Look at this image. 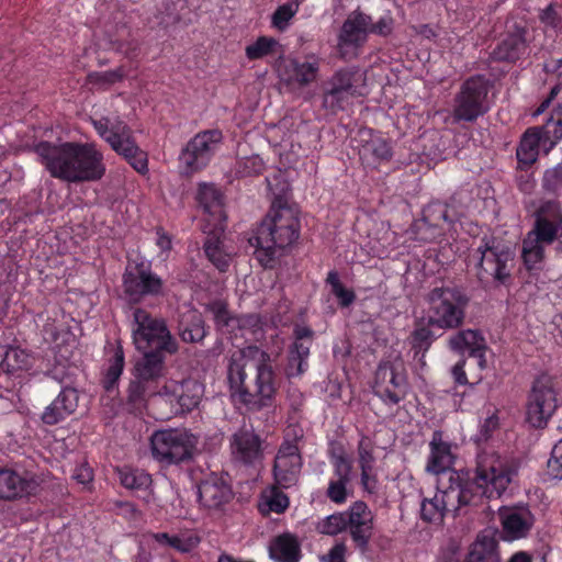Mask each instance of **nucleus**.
<instances>
[{"instance_id":"14","label":"nucleus","mask_w":562,"mask_h":562,"mask_svg":"<svg viewBox=\"0 0 562 562\" xmlns=\"http://www.w3.org/2000/svg\"><path fill=\"white\" fill-rule=\"evenodd\" d=\"M303 458L297 445V437L289 439L284 437L273 462L272 473L274 483L288 490L299 482Z\"/></svg>"},{"instance_id":"59","label":"nucleus","mask_w":562,"mask_h":562,"mask_svg":"<svg viewBox=\"0 0 562 562\" xmlns=\"http://www.w3.org/2000/svg\"><path fill=\"white\" fill-rule=\"evenodd\" d=\"M542 189L552 194H558L562 190V161L544 171Z\"/></svg>"},{"instance_id":"11","label":"nucleus","mask_w":562,"mask_h":562,"mask_svg":"<svg viewBox=\"0 0 562 562\" xmlns=\"http://www.w3.org/2000/svg\"><path fill=\"white\" fill-rule=\"evenodd\" d=\"M196 438L184 429L155 431L150 438L151 454L166 464H178L192 457Z\"/></svg>"},{"instance_id":"33","label":"nucleus","mask_w":562,"mask_h":562,"mask_svg":"<svg viewBox=\"0 0 562 562\" xmlns=\"http://www.w3.org/2000/svg\"><path fill=\"white\" fill-rule=\"evenodd\" d=\"M269 557L276 562H300L302 550L297 536L283 532L272 538L269 543Z\"/></svg>"},{"instance_id":"15","label":"nucleus","mask_w":562,"mask_h":562,"mask_svg":"<svg viewBox=\"0 0 562 562\" xmlns=\"http://www.w3.org/2000/svg\"><path fill=\"white\" fill-rule=\"evenodd\" d=\"M407 378L403 370L390 361L381 362L374 374V394L385 404L396 405L407 394Z\"/></svg>"},{"instance_id":"26","label":"nucleus","mask_w":562,"mask_h":562,"mask_svg":"<svg viewBox=\"0 0 562 562\" xmlns=\"http://www.w3.org/2000/svg\"><path fill=\"white\" fill-rule=\"evenodd\" d=\"M448 347L462 356L468 352L470 357L475 358L480 370L486 368L485 351L487 347L485 338L479 330H459L449 338Z\"/></svg>"},{"instance_id":"45","label":"nucleus","mask_w":562,"mask_h":562,"mask_svg":"<svg viewBox=\"0 0 562 562\" xmlns=\"http://www.w3.org/2000/svg\"><path fill=\"white\" fill-rule=\"evenodd\" d=\"M217 330L231 338L240 336L239 316L233 315L225 303L214 302L210 306Z\"/></svg>"},{"instance_id":"19","label":"nucleus","mask_w":562,"mask_h":562,"mask_svg":"<svg viewBox=\"0 0 562 562\" xmlns=\"http://www.w3.org/2000/svg\"><path fill=\"white\" fill-rule=\"evenodd\" d=\"M346 530L355 547L364 553L373 535V514L364 502L357 501L346 510Z\"/></svg>"},{"instance_id":"10","label":"nucleus","mask_w":562,"mask_h":562,"mask_svg":"<svg viewBox=\"0 0 562 562\" xmlns=\"http://www.w3.org/2000/svg\"><path fill=\"white\" fill-rule=\"evenodd\" d=\"M123 293L130 305L140 304L146 297L164 295L165 281L145 261L128 263L122 276Z\"/></svg>"},{"instance_id":"27","label":"nucleus","mask_w":562,"mask_h":562,"mask_svg":"<svg viewBox=\"0 0 562 562\" xmlns=\"http://www.w3.org/2000/svg\"><path fill=\"white\" fill-rule=\"evenodd\" d=\"M370 25L371 16L362 12H356L345 21L338 43L339 53L342 58L347 57V47L356 49L366 41Z\"/></svg>"},{"instance_id":"29","label":"nucleus","mask_w":562,"mask_h":562,"mask_svg":"<svg viewBox=\"0 0 562 562\" xmlns=\"http://www.w3.org/2000/svg\"><path fill=\"white\" fill-rule=\"evenodd\" d=\"M37 483L10 468L0 467V499L13 501L35 494Z\"/></svg>"},{"instance_id":"41","label":"nucleus","mask_w":562,"mask_h":562,"mask_svg":"<svg viewBox=\"0 0 562 562\" xmlns=\"http://www.w3.org/2000/svg\"><path fill=\"white\" fill-rule=\"evenodd\" d=\"M112 348V356L108 360V368L102 376V387L111 393L117 389L119 380L123 373L125 366L124 350L120 341H117Z\"/></svg>"},{"instance_id":"31","label":"nucleus","mask_w":562,"mask_h":562,"mask_svg":"<svg viewBox=\"0 0 562 562\" xmlns=\"http://www.w3.org/2000/svg\"><path fill=\"white\" fill-rule=\"evenodd\" d=\"M212 143H186L179 155L180 172L187 177L205 168L213 154Z\"/></svg>"},{"instance_id":"44","label":"nucleus","mask_w":562,"mask_h":562,"mask_svg":"<svg viewBox=\"0 0 562 562\" xmlns=\"http://www.w3.org/2000/svg\"><path fill=\"white\" fill-rule=\"evenodd\" d=\"M33 366V358L30 352L20 347H8L0 362V368L7 374L27 371Z\"/></svg>"},{"instance_id":"55","label":"nucleus","mask_w":562,"mask_h":562,"mask_svg":"<svg viewBox=\"0 0 562 562\" xmlns=\"http://www.w3.org/2000/svg\"><path fill=\"white\" fill-rule=\"evenodd\" d=\"M447 509L441 506L439 494H436L434 498H425L420 507L422 519L427 522L442 521Z\"/></svg>"},{"instance_id":"5","label":"nucleus","mask_w":562,"mask_h":562,"mask_svg":"<svg viewBox=\"0 0 562 562\" xmlns=\"http://www.w3.org/2000/svg\"><path fill=\"white\" fill-rule=\"evenodd\" d=\"M132 340L136 350L142 353L137 363L166 368L168 356L175 355L178 341L171 334L165 318L155 316L143 307H134L131 321Z\"/></svg>"},{"instance_id":"17","label":"nucleus","mask_w":562,"mask_h":562,"mask_svg":"<svg viewBox=\"0 0 562 562\" xmlns=\"http://www.w3.org/2000/svg\"><path fill=\"white\" fill-rule=\"evenodd\" d=\"M265 440L252 428L241 427L229 439L232 459L248 468L261 464Z\"/></svg>"},{"instance_id":"47","label":"nucleus","mask_w":562,"mask_h":562,"mask_svg":"<svg viewBox=\"0 0 562 562\" xmlns=\"http://www.w3.org/2000/svg\"><path fill=\"white\" fill-rule=\"evenodd\" d=\"M112 148L140 175L148 172V155L137 143H110Z\"/></svg>"},{"instance_id":"23","label":"nucleus","mask_w":562,"mask_h":562,"mask_svg":"<svg viewBox=\"0 0 562 562\" xmlns=\"http://www.w3.org/2000/svg\"><path fill=\"white\" fill-rule=\"evenodd\" d=\"M200 503L210 509H217L229 503L233 491L227 477L211 473L198 487Z\"/></svg>"},{"instance_id":"21","label":"nucleus","mask_w":562,"mask_h":562,"mask_svg":"<svg viewBox=\"0 0 562 562\" xmlns=\"http://www.w3.org/2000/svg\"><path fill=\"white\" fill-rule=\"evenodd\" d=\"M499 518L502 522L501 538L505 541L526 538L535 524V517L527 506L501 509Z\"/></svg>"},{"instance_id":"64","label":"nucleus","mask_w":562,"mask_h":562,"mask_svg":"<svg viewBox=\"0 0 562 562\" xmlns=\"http://www.w3.org/2000/svg\"><path fill=\"white\" fill-rule=\"evenodd\" d=\"M539 19L542 24L552 30L562 29V18L558 14L553 4H549L546 9H543L539 15Z\"/></svg>"},{"instance_id":"52","label":"nucleus","mask_w":562,"mask_h":562,"mask_svg":"<svg viewBox=\"0 0 562 562\" xmlns=\"http://www.w3.org/2000/svg\"><path fill=\"white\" fill-rule=\"evenodd\" d=\"M353 98L344 90L326 82L323 92V108L331 113L345 110L350 99Z\"/></svg>"},{"instance_id":"40","label":"nucleus","mask_w":562,"mask_h":562,"mask_svg":"<svg viewBox=\"0 0 562 562\" xmlns=\"http://www.w3.org/2000/svg\"><path fill=\"white\" fill-rule=\"evenodd\" d=\"M438 330V328L429 325V322L424 318L422 322L417 323L409 336L413 352L416 356L422 355V357H426L434 341L443 334L442 331L437 334Z\"/></svg>"},{"instance_id":"22","label":"nucleus","mask_w":562,"mask_h":562,"mask_svg":"<svg viewBox=\"0 0 562 562\" xmlns=\"http://www.w3.org/2000/svg\"><path fill=\"white\" fill-rule=\"evenodd\" d=\"M196 202L207 216L203 228L218 226L222 229L227 220L223 193L214 184L201 183L196 193Z\"/></svg>"},{"instance_id":"6","label":"nucleus","mask_w":562,"mask_h":562,"mask_svg":"<svg viewBox=\"0 0 562 562\" xmlns=\"http://www.w3.org/2000/svg\"><path fill=\"white\" fill-rule=\"evenodd\" d=\"M425 321L442 333L463 326L470 296L458 285L434 286L425 297Z\"/></svg>"},{"instance_id":"38","label":"nucleus","mask_w":562,"mask_h":562,"mask_svg":"<svg viewBox=\"0 0 562 562\" xmlns=\"http://www.w3.org/2000/svg\"><path fill=\"white\" fill-rule=\"evenodd\" d=\"M498 542L488 535H479L463 562H499Z\"/></svg>"},{"instance_id":"46","label":"nucleus","mask_w":562,"mask_h":562,"mask_svg":"<svg viewBox=\"0 0 562 562\" xmlns=\"http://www.w3.org/2000/svg\"><path fill=\"white\" fill-rule=\"evenodd\" d=\"M282 486L277 483L265 491L259 503V512L262 515L269 513L283 514L290 506L289 496L282 492Z\"/></svg>"},{"instance_id":"58","label":"nucleus","mask_w":562,"mask_h":562,"mask_svg":"<svg viewBox=\"0 0 562 562\" xmlns=\"http://www.w3.org/2000/svg\"><path fill=\"white\" fill-rule=\"evenodd\" d=\"M540 143H519L516 157L521 169L531 167L538 159Z\"/></svg>"},{"instance_id":"53","label":"nucleus","mask_w":562,"mask_h":562,"mask_svg":"<svg viewBox=\"0 0 562 562\" xmlns=\"http://www.w3.org/2000/svg\"><path fill=\"white\" fill-rule=\"evenodd\" d=\"M326 283L330 286V292L337 299L340 307H349L356 301L355 291L347 289L341 283L336 270L327 273Z\"/></svg>"},{"instance_id":"7","label":"nucleus","mask_w":562,"mask_h":562,"mask_svg":"<svg viewBox=\"0 0 562 562\" xmlns=\"http://www.w3.org/2000/svg\"><path fill=\"white\" fill-rule=\"evenodd\" d=\"M492 81L485 75H473L467 78L454 94L452 121L454 123H473L485 115L488 110V92Z\"/></svg>"},{"instance_id":"49","label":"nucleus","mask_w":562,"mask_h":562,"mask_svg":"<svg viewBox=\"0 0 562 562\" xmlns=\"http://www.w3.org/2000/svg\"><path fill=\"white\" fill-rule=\"evenodd\" d=\"M293 78L300 86H307L316 80L319 71V58L314 55H307L304 61L294 59L291 61Z\"/></svg>"},{"instance_id":"3","label":"nucleus","mask_w":562,"mask_h":562,"mask_svg":"<svg viewBox=\"0 0 562 562\" xmlns=\"http://www.w3.org/2000/svg\"><path fill=\"white\" fill-rule=\"evenodd\" d=\"M34 153L53 178L69 183L97 182L106 171L93 143H34Z\"/></svg>"},{"instance_id":"35","label":"nucleus","mask_w":562,"mask_h":562,"mask_svg":"<svg viewBox=\"0 0 562 562\" xmlns=\"http://www.w3.org/2000/svg\"><path fill=\"white\" fill-rule=\"evenodd\" d=\"M116 472L119 481L123 487L137 493H143L144 498L149 497L153 485V479L149 473L127 465L117 468Z\"/></svg>"},{"instance_id":"50","label":"nucleus","mask_w":562,"mask_h":562,"mask_svg":"<svg viewBox=\"0 0 562 562\" xmlns=\"http://www.w3.org/2000/svg\"><path fill=\"white\" fill-rule=\"evenodd\" d=\"M281 50L280 43L269 36H259L252 44L246 46L245 54L249 60H257L277 55Z\"/></svg>"},{"instance_id":"51","label":"nucleus","mask_w":562,"mask_h":562,"mask_svg":"<svg viewBox=\"0 0 562 562\" xmlns=\"http://www.w3.org/2000/svg\"><path fill=\"white\" fill-rule=\"evenodd\" d=\"M415 148L414 150L422 149V155L416 153V158L422 159V156L425 157L426 160L429 162L437 164L440 160L448 159L451 155L456 153L454 147L448 150L447 145H450L451 143H414Z\"/></svg>"},{"instance_id":"56","label":"nucleus","mask_w":562,"mask_h":562,"mask_svg":"<svg viewBox=\"0 0 562 562\" xmlns=\"http://www.w3.org/2000/svg\"><path fill=\"white\" fill-rule=\"evenodd\" d=\"M299 5L292 3H283L279 5L271 16V24L278 31H285L289 26V22L296 14Z\"/></svg>"},{"instance_id":"36","label":"nucleus","mask_w":562,"mask_h":562,"mask_svg":"<svg viewBox=\"0 0 562 562\" xmlns=\"http://www.w3.org/2000/svg\"><path fill=\"white\" fill-rule=\"evenodd\" d=\"M153 539L161 547L171 548L180 553H190L201 542V537L194 530H184L178 535H169L168 532L153 533Z\"/></svg>"},{"instance_id":"18","label":"nucleus","mask_w":562,"mask_h":562,"mask_svg":"<svg viewBox=\"0 0 562 562\" xmlns=\"http://www.w3.org/2000/svg\"><path fill=\"white\" fill-rule=\"evenodd\" d=\"M453 223L448 205L441 202H431L423 210V217L412 225L415 238L429 243L443 234V226Z\"/></svg>"},{"instance_id":"4","label":"nucleus","mask_w":562,"mask_h":562,"mask_svg":"<svg viewBox=\"0 0 562 562\" xmlns=\"http://www.w3.org/2000/svg\"><path fill=\"white\" fill-rule=\"evenodd\" d=\"M301 223L296 207L277 195L261 223L248 239L255 249L254 256L265 269H273L282 256V250L297 241Z\"/></svg>"},{"instance_id":"8","label":"nucleus","mask_w":562,"mask_h":562,"mask_svg":"<svg viewBox=\"0 0 562 562\" xmlns=\"http://www.w3.org/2000/svg\"><path fill=\"white\" fill-rule=\"evenodd\" d=\"M203 393V385L194 379L169 380L159 392V400L168 405V409L154 412L153 416L156 419L166 420L172 416L190 413L198 407Z\"/></svg>"},{"instance_id":"42","label":"nucleus","mask_w":562,"mask_h":562,"mask_svg":"<svg viewBox=\"0 0 562 562\" xmlns=\"http://www.w3.org/2000/svg\"><path fill=\"white\" fill-rule=\"evenodd\" d=\"M93 126L103 140H131L130 130L119 116H103L92 120Z\"/></svg>"},{"instance_id":"2","label":"nucleus","mask_w":562,"mask_h":562,"mask_svg":"<svg viewBox=\"0 0 562 562\" xmlns=\"http://www.w3.org/2000/svg\"><path fill=\"white\" fill-rule=\"evenodd\" d=\"M277 357L258 346H249L243 356L232 357L227 379L234 395L249 409L273 405L279 384L274 366Z\"/></svg>"},{"instance_id":"13","label":"nucleus","mask_w":562,"mask_h":562,"mask_svg":"<svg viewBox=\"0 0 562 562\" xmlns=\"http://www.w3.org/2000/svg\"><path fill=\"white\" fill-rule=\"evenodd\" d=\"M554 381L549 374L538 375L531 385L526 407V420L533 428H544L558 408Z\"/></svg>"},{"instance_id":"34","label":"nucleus","mask_w":562,"mask_h":562,"mask_svg":"<svg viewBox=\"0 0 562 562\" xmlns=\"http://www.w3.org/2000/svg\"><path fill=\"white\" fill-rule=\"evenodd\" d=\"M177 334L186 344L201 342L207 334L202 315L195 310L182 313L178 321Z\"/></svg>"},{"instance_id":"60","label":"nucleus","mask_w":562,"mask_h":562,"mask_svg":"<svg viewBox=\"0 0 562 562\" xmlns=\"http://www.w3.org/2000/svg\"><path fill=\"white\" fill-rule=\"evenodd\" d=\"M547 474L554 480H562V439L555 443L547 462Z\"/></svg>"},{"instance_id":"37","label":"nucleus","mask_w":562,"mask_h":562,"mask_svg":"<svg viewBox=\"0 0 562 562\" xmlns=\"http://www.w3.org/2000/svg\"><path fill=\"white\" fill-rule=\"evenodd\" d=\"M519 140H562V111L553 112L543 125L528 127Z\"/></svg>"},{"instance_id":"9","label":"nucleus","mask_w":562,"mask_h":562,"mask_svg":"<svg viewBox=\"0 0 562 562\" xmlns=\"http://www.w3.org/2000/svg\"><path fill=\"white\" fill-rule=\"evenodd\" d=\"M135 363L133 379L130 381L126 390V406L130 413L142 414L147 407L148 400L153 396L151 406L161 403L159 392L160 383L166 375L167 369Z\"/></svg>"},{"instance_id":"54","label":"nucleus","mask_w":562,"mask_h":562,"mask_svg":"<svg viewBox=\"0 0 562 562\" xmlns=\"http://www.w3.org/2000/svg\"><path fill=\"white\" fill-rule=\"evenodd\" d=\"M125 77L123 68H116L106 71H92L87 76V81L92 86H98L102 89H108L111 85L122 81Z\"/></svg>"},{"instance_id":"32","label":"nucleus","mask_w":562,"mask_h":562,"mask_svg":"<svg viewBox=\"0 0 562 562\" xmlns=\"http://www.w3.org/2000/svg\"><path fill=\"white\" fill-rule=\"evenodd\" d=\"M373 451L374 443L372 439L367 435H362L357 447L358 465L361 471V485L370 494L375 493L378 488V474L374 469L375 457Z\"/></svg>"},{"instance_id":"63","label":"nucleus","mask_w":562,"mask_h":562,"mask_svg":"<svg viewBox=\"0 0 562 562\" xmlns=\"http://www.w3.org/2000/svg\"><path fill=\"white\" fill-rule=\"evenodd\" d=\"M308 368L307 361L300 359L289 352L288 362L284 367V374L288 379L301 376Z\"/></svg>"},{"instance_id":"1","label":"nucleus","mask_w":562,"mask_h":562,"mask_svg":"<svg viewBox=\"0 0 562 562\" xmlns=\"http://www.w3.org/2000/svg\"><path fill=\"white\" fill-rule=\"evenodd\" d=\"M514 469L499 457L479 456L474 471H451L438 480L441 506L456 512L461 506L479 505L484 498H498L512 482Z\"/></svg>"},{"instance_id":"43","label":"nucleus","mask_w":562,"mask_h":562,"mask_svg":"<svg viewBox=\"0 0 562 562\" xmlns=\"http://www.w3.org/2000/svg\"><path fill=\"white\" fill-rule=\"evenodd\" d=\"M359 158L366 168L376 169L392 157L390 143H362L358 147Z\"/></svg>"},{"instance_id":"57","label":"nucleus","mask_w":562,"mask_h":562,"mask_svg":"<svg viewBox=\"0 0 562 562\" xmlns=\"http://www.w3.org/2000/svg\"><path fill=\"white\" fill-rule=\"evenodd\" d=\"M317 529L323 535L335 536L346 530V512L327 516L318 522Z\"/></svg>"},{"instance_id":"12","label":"nucleus","mask_w":562,"mask_h":562,"mask_svg":"<svg viewBox=\"0 0 562 562\" xmlns=\"http://www.w3.org/2000/svg\"><path fill=\"white\" fill-rule=\"evenodd\" d=\"M476 254L477 277L481 281L491 277L498 284H510V262L514 260V254L507 246L497 244L494 239L483 238Z\"/></svg>"},{"instance_id":"61","label":"nucleus","mask_w":562,"mask_h":562,"mask_svg":"<svg viewBox=\"0 0 562 562\" xmlns=\"http://www.w3.org/2000/svg\"><path fill=\"white\" fill-rule=\"evenodd\" d=\"M239 324L241 337H245L248 334L257 337V335L262 334V322L258 314L239 316Z\"/></svg>"},{"instance_id":"48","label":"nucleus","mask_w":562,"mask_h":562,"mask_svg":"<svg viewBox=\"0 0 562 562\" xmlns=\"http://www.w3.org/2000/svg\"><path fill=\"white\" fill-rule=\"evenodd\" d=\"M546 245L525 237L521 245V259L526 270L529 273L542 270V263L546 259Z\"/></svg>"},{"instance_id":"16","label":"nucleus","mask_w":562,"mask_h":562,"mask_svg":"<svg viewBox=\"0 0 562 562\" xmlns=\"http://www.w3.org/2000/svg\"><path fill=\"white\" fill-rule=\"evenodd\" d=\"M562 231V206L558 201L549 200L540 204L535 212L532 228L526 237L542 245H552Z\"/></svg>"},{"instance_id":"28","label":"nucleus","mask_w":562,"mask_h":562,"mask_svg":"<svg viewBox=\"0 0 562 562\" xmlns=\"http://www.w3.org/2000/svg\"><path fill=\"white\" fill-rule=\"evenodd\" d=\"M429 457L426 471L431 474L447 476L451 469L454 457L451 452V445L443 440L442 431L435 430L429 442Z\"/></svg>"},{"instance_id":"39","label":"nucleus","mask_w":562,"mask_h":562,"mask_svg":"<svg viewBox=\"0 0 562 562\" xmlns=\"http://www.w3.org/2000/svg\"><path fill=\"white\" fill-rule=\"evenodd\" d=\"M364 80L366 77L358 67L348 66L336 70L327 82L352 97H358L361 95L359 87Z\"/></svg>"},{"instance_id":"24","label":"nucleus","mask_w":562,"mask_h":562,"mask_svg":"<svg viewBox=\"0 0 562 562\" xmlns=\"http://www.w3.org/2000/svg\"><path fill=\"white\" fill-rule=\"evenodd\" d=\"M527 33L525 26H515L514 31L507 32L492 50V60L509 64L519 60L528 48Z\"/></svg>"},{"instance_id":"30","label":"nucleus","mask_w":562,"mask_h":562,"mask_svg":"<svg viewBox=\"0 0 562 562\" xmlns=\"http://www.w3.org/2000/svg\"><path fill=\"white\" fill-rule=\"evenodd\" d=\"M226 224H223L222 229L218 226L203 228L206 234L203 250L209 261L220 271L226 272L231 266V254L226 249L223 240V235Z\"/></svg>"},{"instance_id":"20","label":"nucleus","mask_w":562,"mask_h":562,"mask_svg":"<svg viewBox=\"0 0 562 562\" xmlns=\"http://www.w3.org/2000/svg\"><path fill=\"white\" fill-rule=\"evenodd\" d=\"M329 461L333 467V475L328 481L326 496L330 502L341 505L347 502L350 494L352 463L344 450L331 451Z\"/></svg>"},{"instance_id":"25","label":"nucleus","mask_w":562,"mask_h":562,"mask_svg":"<svg viewBox=\"0 0 562 562\" xmlns=\"http://www.w3.org/2000/svg\"><path fill=\"white\" fill-rule=\"evenodd\" d=\"M79 394L75 387L64 386L41 415L44 425L55 426L66 420L78 408Z\"/></svg>"},{"instance_id":"62","label":"nucleus","mask_w":562,"mask_h":562,"mask_svg":"<svg viewBox=\"0 0 562 562\" xmlns=\"http://www.w3.org/2000/svg\"><path fill=\"white\" fill-rule=\"evenodd\" d=\"M465 364H467V359L464 357H462L451 368L450 373H451V378L453 379L454 384L458 386H464V385L472 386V385L481 382V380H482L481 375L476 376L473 382L469 381L467 372H465Z\"/></svg>"}]
</instances>
